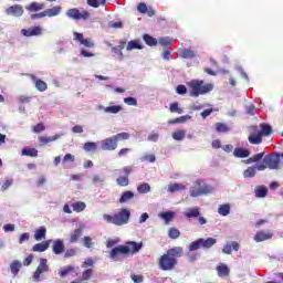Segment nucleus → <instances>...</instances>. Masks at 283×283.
Instances as JSON below:
<instances>
[{"instance_id": "9d476101", "label": "nucleus", "mask_w": 283, "mask_h": 283, "mask_svg": "<svg viewBox=\"0 0 283 283\" xmlns=\"http://www.w3.org/2000/svg\"><path fill=\"white\" fill-rule=\"evenodd\" d=\"M248 140L251 145H260V143H262V135L260 134V128H258V126L250 127Z\"/></svg>"}, {"instance_id": "49530a36", "label": "nucleus", "mask_w": 283, "mask_h": 283, "mask_svg": "<svg viewBox=\"0 0 283 283\" xmlns=\"http://www.w3.org/2000/svg\"><path fill=\"white\" fill-rule=\"evenodd\" d=\"M98 149V145L94 142H88L84 144L85 151H96Z\"/></svg>"}, {"instance_id": "de8ad7c7", "label": "nucleus", "mask_w": 283, "mask_h": 283, "mask_svg": "<svg viewBox=\"0 0 283 283\" xmlns=\"http://www.w3.org/2000/svg\"><path fill=\"white\" fill-rule=\"evenodd\" d=\"M138 193H149L151 191V187L149 184H142L137 187Z\"/></svg>"}, {"instance_id": "0eeeda50", "label": "nucleus", "mask_w": 283, "mask_h": 283, "mask_svg": "<svg viewBox=\"0 0 283 283\" xmlns=\"http://www.w3.org/2000/svg\"><path fill=\"white\" fill-rule=\"evenodd\" d=\"M177 264L178 260L174 256L168 255L167 253L161 255V258L159 259V269H161V271H174Z\"/></svg>"}, {"instance_id": "0e129e2a", "label": "nucleus", "mask_w": 283, "mask_h": 283, "mask_svg": "<svg viewBox=\"0 0 283 283\" xmlns=\"http://www.w3.org/2000/svg\"><path fill=\"white\" fill-rule=\"evenodd\" d=\"M247 114H250V116H255V105L250 104L245 107Z\"/></svg>"}, {"instance_id": "4c0bfd02", "label": "nucleus", "mask_w": 283, "mask_h": 283, "mask_svg": "<svg viewBox=\"0 0 283 283\" xmlns=\"http://www.w3.org/2000/svg\"><path fill=\"white\" fill-rule=\"evenodd\" d=\"M175 216H176V213H174L172 211H167V212H163L160 214V218H163V220H165L166 224H169L174 220Z\"/></svg>"}, {"instance_id": "a18cd8bd", "label": "nucleus", "mask_w": 283, "mask_h": 283, "mask_svg": "<svg viewBox=\"0 0 283 283\" xmlns=\"http://www.w3.org/2000/svg\"><path fill=\"white\" fill-rule=\"evenodd\" d=\"M198 249H202V240L198 239L197 241H193L189 245V251H198Z\"/></svg>"}, {"instance_id": "58836bf2", "label": "nucleus", "mask_w": 283, "mask_h": 283, "mask_svg": "<svg viewBox=\"0 0 283 283\" xmlns=\"http://www.w3.org/2000/svg\"><path fill=\"white\" fill-rule=\"evenodd\" d=\"M255 174H258V166L249 167L247 170H244L243 176L244 178H255Z\"/></svg>"}, {"instance_id": "13d9d810", "label": "nucleus", "mask_w": 283, "mask_h": 283, "mask_svg": "<svg viewBox=\"0 0 283 283\" xmlns=\"http://www.w3.org/2000/svg\"><path fill=\"white\" fill-rule=\"evenodd\" d=\"M124 103H126V105H130L133 107H136V105H138V101H136V98H134V97L124 98Z\"/></svg>"}, {"instance_id": "a878e982", "label": "nucleus", "mask_w": 283, "mask_h": 283, "mask_svg": "<svg viewBox=\"0 0 283 283\" xmlns=\"http://www.w3.org/2000/svg\"><path fill=\"white\" fill-rule=\"evenodd\" d=\"M31 78L34 81L35 87L39 90V92H45V90H48V83L42 80H36L34 75H31Z\"/></svg>"}, {"instance_id": "412c9836", "label": "nucleus", "mask_w": 283, "mask_h": 283, "mask_svg": "<svg viewBox=\"0 0 283 283\" xmlns=\"http://www.w3.org/2000/svg\"><path fill=\"white\" fill-rule=\"evenodd\" d=\"M126 50L127 52H132V50H143V43L140 40H132L128 42Z\"/></svg>"}, {"instance_id": "338daca9", "label": "nucleus", "mask_w": 283, "mask_h": 283, "mask_svg": "<svg viewBox=\"0 0 283 283\" xmlns=\"http://www.w3.org/2000/svg\"><path fill=\"white\" fill-rule=\"evenodd\" d=\"M76 255V249H69L66 250L64 258H74Z\"/></svg>"}, {"instance_id": "4be33fe9", "label": "nucleus", "mask_w": 283, "mask_h": 283, "mask_svg": "<svg viewBox=\"0 0 283 283\" xmlns=\"http://www.w3.org/2000/svg\"><path fill=\"white\" fill-rule=\"evenodd\" d=\"M233 156L235 158H249V156H251V151L244 148H235L233 151Z\"/></svg>"}, {"instance_id": "aec40b11", "label": "nucleus", "mask_w": 283, "mask_h": 283, "mask_svg": "<svg viewBox=\"0 0 283 283\" xmlns=\"http://www.w3.org/2000/svg\"><path fill=\"white\" fill-rule=\"evenodd\" d=\"M271 238H273V233L264 231H260L254 235L256 242H264L265 240H271Z\"/></svg>"}, {"instance_id": "a19ab883", "label": "nucleus", "mask_w": 283, "mask_h": 283, "mask_svg": "<svg viewBox=\"0 0 283 283\" xmlns=\"http://www.w3.org/2000/svg\"><path fill=\"white\" fill-rule=\"evenodd\" d=\"M113 56L116 59V61H123L125 56L123 55V51L118 49L117 46L112 48Z\"/></svg>"}, {"instance_id": "7ed1b4c3", "label": "nucleus", "mask_w": 283, "mask_h": 283, "mask_svg": "<svg viewBox=\"0 0 283 283\" xmlns=\"http://www.w3.org/2000/svg\"><path fill=\"white\" fill-rule=\"evenodd\" d=\"M187 87L189 90V95L195 98L213 91V84H205V81L202 80H191L187 82Z\"/></svg>"}, {"instance_id": "f03ea898", "label": "nucleus", "mask_w": 283, "mask_h": 283, "mask_svg": "<svg viewBox=\"0 0 283 283\" xmlns=\"http://www.w3.org/2000/svg\"><path fill=\"white\" fill-rule=\"evenodd\" d=\"M283 154L273 153L263 157V163L256 165L258 171H265L266 169L280 170L283 167L282 158Z\"/></svg>"}, {"instance_id": "7c9ffc66", "label": "nucleus", "mask_w": 283, "mask_h": 283, "mask_svg": "<svg viewBox=\"0 0 283 283\" xmlns=\"http://www.w3.org/2000/svg\"><path fill=\"white\" fill-rule=\"evenodd\" d=\"M83 235V228H77L74 230V232L71 234L70 242L71 244H74L78 242V238Z\"/></svg>"}, {"instance_id": "37998d69", "label": "nucleus", "mask_w": 283, "mask_h": 283, "mask_svg": "<svg viewBox=\"0 0 283 283\" xmlns=\"http://www.w3.org/2000/svg\"><path fill=\"white\" fill-rule=\"evenodd\" d=\"M185 136H187V132L179 129L172 133L174 140H185Z\"/></svg>"}, {"instance_id": "72a5a7b5", "label": "nucleus", "mask_w": 283, "mask_h": 283, "mask_svg": "<svg viewBox=\"0 0 283 283\" xmlns=\"http://www.w3.org/2000/svg\"><path fill=\"white\" fill-rule=\"evenodd\" d=\"M216 242H218L216 239L213 238H208V239H201V249H211V247H213V244H216Z\"/></svg>"}, {"instance_id": "1a4fd4ad", "label": "nucleus", "mask_w": 283, "mask_h": 283, "mask_svg": "<svg viewBox=\"0 0 283 283\" xmlns=\"http://www.w3.org/2000/svg\"><path fill=\"white\" fill-rule=\"evenodd\" d=\"M66 17H69V19H73L74 21H81V19L83 21L90 19V12L88 11H78V9L74 8V9H69L66 11Z\"/></svg>"}, {"instance_id": "4468645a", "label": "nucleus", "mask_w": 283, "mask_h": 283, "mask_svg": "<svg viewBox=\"0 0 283 283\" xmlns=\"http://www.w3.org/2000/svg\"><path fill=\"white\" fill-rule=\"evenodd\" d=\"M6 13L10 17H23V7L21 4H14L6 9Z\"/></svg>"}, {"instance_id": "dca6fc26", "label": "nucleus", "mask_w": 283, "mask_h": 283, "mask_svg": "<svg viewBox=\"0 0 283 283\" xmlns=\"http://www.w3.org/2000/svg\"><path fill=\"white\" fill-rule=\"evenodd\" d=\"M51 243H52V240L36 243L35 245H33L32 251H34L35 253H43V251H48V249H50Z\"/></svg>"}, {"instance_id": "f704fd0d", "label": "nucleus", "mask_w": 283, "mask_h": 283, "mask_svg": "<svg viewBox=\"0 0 283 283\" xmlns=\"http://www.w3.org/2000/svg\"><path fill=\"white\" fill-rule=\"evenodd\" d=\"M22 156H30L31 158H36V156H39V150H36V148H23Z\"/></svg>"}, {"instance_id": "9b49d317", "label": "nucleus", "mask_w": 283, "mask_h": 283, "mask_svg": "<svg viewBox=\"0 0 283 283\" xmlns=\"http://www.w3.org/2000/svg\"><path fill=\"white\" fill-rule=\"evenodd\" d=\"M116 147H118V143L116 142L114 136L103 139L101 142V149H103V151H114Z\"/></svg>"}, {"instance_id": "bb28decb", "label": "nucleus", "mask_w": 283, "mask_h": 283, "mask_svg": "<svg viewBox=\"0 0 283 283\" xmlns=\"http://www.w3.org/2000/svg\"><path fill=\"white\" fill-rule=\"evenodd\" d=\"M187 189V186L185 184H170L168 186V191L170 193H176V191H185Z\"/></svg>"}, {"instance_id": "e2e57ef3", "label": "nucleus", "mask_w": 283, "mask_h": 283, "mask_svg": "<svg viewBox=\"0 0 283 283\" xmlns=\"http://www.w3.org/2000/svg\"><path fill=\"white\" fill-rule=\"evenodd\" d=\"M160 45H171L174 43V40L171 38H161L159 39Z\"/></svg>"}, {"instance_id": "6e6552de", "label": "nucleus", "mask_w": 283, "mask_h": 283, "mask_svg": "<svg viewBox=\"0 0 283 283\" xmlns=\"http://www.w3.org/2000/svg\"><path fill=\"white\" fill-rule=\"evenodd\" d=\"M50 271V265H48V259H40V263L33 273V281L41 282L42 273H48Z\"/></svg>"}, {"instance_id": "423d86ee", "label": "nucleus", "mask_w": 283, "mask_h": 283, "mask_svg": "<svg viewBox=\"0 0 283 283\" xmlns=\"http://www.w3.org/2000/svg\"><path fill=\"white\" fill-rule=\"evenodd\" d=\"M132 166H126L123 169H115L114 174L115 176H119L116 179L117 185H119V187H127V185H129V175L132 174ZM120 174H124L123 176H120Z\"/></svg>"}, {"instance_id": "8fccbe9b", "label": "nucleus", "mask_w": 283, "mask_h": 283, "mask_svg": "<svg viewBox=\"0 0 283 283\" xmlns=\"http://www.w3.org/2000/svg\"><path fill=\"white\" fill-rule=\"evenodd\" d=\"M168 235L169 238H171V240H177V238H180V230L176 228H170L168 231Z\"/></svg>"}, {"instance_id": "09e8293b", "label": "nucleus", "mask_w": 283, "mask_h": 283, "mask_svg": "<svg viewBox=\"0 0 283 283\" xmlns=\"http://www.w3.org/2000/svg\"><path fill=\"white\" fill-rule=\"evenodd\" d=\"M107 0H87V6L91 8H98L99 6H105Z\"/></svg>"}, {"instance_id": "cd10ccee", "label": "nucleus", "mask_w": 283, "mask_h": 283, "mask_svg": "<svg viewBox=\"0 0 283 283\" xmlns=\"http://www.w3.org/2000/svg\"><path fill=\"white\" fill-rule=\"evenodd\" d=\"M261 130H259V134L262 136H271L273 133V128H271V125L269 124H260Z\"/></svg>"}, {"instance_id": "f8f14e48", "label": "nucleus", "mask_w": 283, "mask_h": 283, "mask_svg": "<svg viewBox=\"0 0 283 283\" xmlns=\"http://www.w3.org/2000/svg\"><path fill=\"white\" fill-rule=\"evenodd\" d=\"M97 109L104 112V114H119V112H123V106L109 103L108 106L99 105Z\"/></svg>"}, {"instance_id": "3c124183", "label": "nucleus", "mask_w": 283, "mask_h": 283, "mask_svg": "<svg viewBox=\"0 0 283 283\" xmlns=\"http://www.w3.org/2000/svg\"><path fill=\"white\" fill-rule=\"evenodd\" d=\"M216 130L219 133H222V134H227V132H229V126H227L226 124H222V123H217Z\"/></svg>"}, {"instance_id": "bf43d9fd", "label": "nucleus", "mask_w": 283, "mask_h": 283, "mask_svg": "<svg viewBox=\"0 0 283 283\" xmlns=\"http://www.w3.org/2000/svg\"><path fill=\"white\" fill-rule=\"evenodd\" d=\"M83 244L86 249H92V247H94V242H92V239L90 237L83 238Z\"/></svg>"}, {"instance_id": "473e14b6", "label": "nucleus", "mask_w": 283, "mask_h": 283, "mask_svg": "<svg viewBox=\"0 0 283 283\" xmlns=\"http://www.w3.org/2000/svg\"><path fill=\"white\" fill-rule=\"evenodd\" d=\"M132 199H134V192L128 190L123 192L122 197L119 198V202L120 205H125V202H129Z\"/></svg>"}, {"instance_id": "4d7b16f0", "label": "nucleus", "mask_w": 283, "mask_h": 283, "mask_svg": "<svg viewBox=\"0 0 283 283\" xmlns=\"http://www.w3.org/2000/svg\"><path fill=\"white\" fill-rule=\"evenodd\" d=\"M12 182H14L13 179H7L1 186V191H8L12 187Z\"/></svg>"}, {"instance_id": "5701e85b", "label": "nucleus", "mask_w": 283, "mask_h": 283, "mask_svg": "<svg viewBox=\"0 0 283 283\" xmlns=\"http://www.w3.org/2000/svg\"><path fill=\"white\" fill-rule=\"evenodd\" d=\"M181 59H196L197 52L193 49H184L180 51Z\"/></svg>"}, {"instance_id": "c9c22d12", "label": "nucleus", "mask_w": 283, "mask_h": 283, "mask_svg": "<svg viewBox=\"0 0 283 283\" xmlns=\"http://www.w3.org/2000/svg\"><path fill=\"white\" fill-rule=\"evenodd\" d=\"M43 8H45L43 3L32 2L27 7V10H29V12H39V10H43Z\"/></svg>"}, {"instance_id": "79ce46f5", "label": "nucleus", "mask_w": 283, "mask_h": 283, "mask_svg": "<svg viewBox=\"0 0 283 283\" xmlns=\"http://www.w3.org/2000/svg\"><path fill=\"white\" fill-rule=\"evenodd\" d=\"M144 41H145L146 45H149L150 48L154 45H158V40L150 36L149 34H144Z\"/></svg>"}, {"instance_id": "a211bd4d", "label": "nucleus", "mask_w": 283, "mask_h": 283, "mask_svg": "<svg viewBox=\"0 0 283 283\" xmlns=\"http://www.w3.org/2000/svg\"><path fill=\"white\" fill-rule=\"evenodd\" d=\"M185 218L191 219V218H200V208L199 207H192L187 208L184 212Z\"/></svg>"}, {"instance_id": "603ef678", "label": "nucleus", "mask_w": 283, "mask_h": 283, "mask_svg": "<svg viewBox=\"0 0 283 283\" xmlns=\"http://www.w3.org/2000/svg\"><path fill=\"white\" fill-rule=\"evenodd\" d=\"M160 138V134L156 133V132H151L149 133L147 140L149 143H158V139Z\"/></svg>"}, {"instance_id": "6ab92c4d", "label": "nucleus", "mask_w": 283, "mask_h": 283, "mask_svg": "<svg viewBox=\"0 0 283 283\" xmlns=\"http://www.w3.org/2000/svg\"><path fill=\"white\" fill-rule=\"evenodd\" d=\"M63 135L56 134L54 136L48 137V136H40L39 137V143L40 145H48L50 143H54L55 140H59Z\"/></svg>"}, {"instance_id": "5fc2aeb1", "label": "nucleus", "mask_w": 283, "mask_h": 283, "mask_svg": "<svg viewBox=\"0 0 283 283\" xmlns=\"http://www.w3.org/2000/svg\"><path fill=\"white\" fill-rule=\"evenodd\" d=\"M142 163H156V155L149 154L140 158Z\"/></svg>"}, {"instance_id": "f3484780", "label": "nucleus", "mask_w": 283, "mask_h": 283, "mask_svg": "<svg viewBox=\"0 0 283 283\" xmlns=\"http://www.w3.org/2000/svg\"><path fill=\"white\" fill-rule=\"evenodd\" d=\"M53 253H55V255H61V253H63L65 251V244L63 243V240L57 239L55 241H53Z\"/></svg>"}, {"instance_id": "c85d7f7f", "label": "nucleus", "mask_w": 283, "mask_h": 283, "mask_svg": "<svg viewBox=\"0 0 283 283\" xmlns=\"http://www.w3.org/2000/svg\"><path fill=\"white\" fill-rule=\"evenodd\" d=\"M71 207L75 213H81L82 211H85L87 205H85L83 201H76L72 203Z\"/></svg>"}, {"instance_id": "2eb2a0df", "label": "nucleus", "mask_w": 283, "mask_h": 283, "mask_svg": "<svg viewBox=\"0 0 283 283\" xmlns=\"http://www.w3.org/2000/svg\"><path fill=\"white\" fill-rule=\"evenodd\" d=\"M73 35L75 41H78L84 48H94V41H92V39L83 38V33L74 32Z\"/></svg>"}, {"instance_id": "6e6d98bb", "label": "nucleus", "mask_w": 283, "mask_h": 283, "mask_svg": "<svg viewBox=\"0 0 283 283\" xmlns=\"http://www.w3.org/2000/svg\"><path fill=\"white\" fill-rule=\"evenodd\" d=\"M93 185H103L105 182V177H102L99 175H94L92 178Z\"/></svg>"}, {"instance_id": "393cba45", "label": "nucleus", "mask_w": 283, "mask_h": 283, "mask_svg": "<svg viewBox=\"0 0 283 283\" xmlns=\"http://www.w3.org/2000/svg\"><path fill=\"white\" fill-rule=\"evenodd\" d=\"M45 233H48V229H45V227H40L38 230H35L34 240H36V242L45 240Z\"/></svg>"}, {"instance_id": "39448f33", "label": "nucleus", "mask_w": 283, "mask_h": 283, "mask_svg": "<svg viewBox=\"0 0 283 283\" xmlns=\"http://www.w3.org/2000/svg\"><path fill=\"white\" fill-rule=\"evenodd\" d=\"M212 192L213 187L205 184V181H196L190 189L191 198H198V196H206L207 193Z\"/></svg>"}, {"instance_id": "ddd939ff", "label": "nucleus", "mask_w": 283, "mask_h": 283, "mask_svg": "<svg viewBox=\"0 0 283 283\" xmlns=\"http://www.w3.org/2000/svg\"><path fill=\"white\" fill-rule=\"evenodd\" d=\"M21 34H23V36H41V34H43V28L31 27L29 29H22Z\"/></svg>"}, {"instance_id": "ea45409f", "label": "nucleus", "mask_w": 283, "mask_h": 283, "mask_svg": "<svg viewBox=\"0 0 283 283\" xmlns=\"http://www.w3.org/2000/svg\"><path fill=\"white\" fill-rule=\"evenodd\" d=\"M218 213L219 216H229V213H231V206L229 205H222L219 207L218 209Z\"/></svg>"}, {"instance_id": "f257e3e1", "label": "nucleus", "mask_w": 283, "mask_h": 283, "mask_svg": "<svg viewBox=\"0 0 283 283\" xmlns=\"http://www.w3.org/2000/svg\"><path fill=\"white\" fill-rule=\"evenodd\" d=\"M143 249V243H136V241H129L126 245H118L114 248L111 253L109 258L113 262H122L125 260L129 253H138Z\"/></svg>"}, {"instance_id": "c756f323", "label": "nucleus", "mask_w": 283, "mask_h": 283, "mask_svg": "<svg viewBox=\"0 0 283 283\" xmlns=\"http://www.w3.org/2000/svg\"><path fill=\"white\" fill-rule=\"evenodd\" d=\"M61 10H62L61 6H57V7H53L51 9H46L44 11H45L46 17L52 18V17H59L61 14Z\"/></svg>"}, {"instance_id": "864d4df0", "label": "nucleus", "mask_w": 283, "mask_h": 283, "mask_svg": "<svg viewBox=\"0 0 283 283\" xmlns=\"http://www.w3.org/2000/svg\"><path fill=\"white\" fill-rule=\"evenodd\" d=\"M113 137L115 138L116 143H118V140H129V133H119Z\"/></svg>"}, {"instance_id": "680f3d73", "label": "nucleus", "mask_w": 283, "mask_h": 283, "mask_svg": "<svg viewBox=\"0 0 283 283\" xmlns=\"http://www.w3.org/2000/svg\"><path fill=\"white\" fill-rule=\"evenodd\" d=\"M74 160H75L74 155H72V154H66V155L64 156V158L62 159V163H63V165H65V163H74Z\"/></svg>"}, {"instance_id": "b1692460", "label": "nucleus", "mask_w": 283, "mask_h": 283, "mask_svg": "<svg viewBox=\"0 0 283 283\" xmlns=\"http://www.w3.org/2000/svg\"><path fill=\"white\" fill-rule=\"evenodd\" d=\"M182 253H184L182 248L176 247V248L169 249L166 254H168L170 258H175L176 260V258H181Z\"/></svg>"}, {"instance_id": "20e7f679", "label": "nucleus", "mask_w": 283, "mask_h": 283, "mask_svg": "<svg viewBox=\"0 0 283 283\" xmlns=\"http://www.w3.org/2000/svg\"><path fill=\"white\" fill-rule=\"evenodd\" d=\"M132 212L128 209H122L119 212L111 216V214H103V220L108 224H115V227H123V224H127L129 222V217Z\"/></svg>"}, {"instance_id": "052dcab7", "label": "nucleus", "mask_w": 283, "mask_h": 283, "mask_svg": "<svg viewBox=\"0 0 283 283\" xmlns=\"http://www.w3.org/2000/svg\"><path fill=\"white\" fill-rule=\"evenodd\" d=\"M34 134H41V132H45V125L43 123H40L33 127Z\"/></svg>"}, {"instance_id": "e433bc0d", "label": "nucleus", "mask_w": 283, "mask_h": 283, "mask_svg": "<svg viewBox=\"0 0 283 283\" xmlns=\"http://www.w3.org/2000/svg\"><path fill=\"white\" fill-rule=\"evenodd\" d=\"M219 277H227L229 275V266L221 264L217 268Z\"/></svg>"}, {"instance_id": "774afa93", "label": "nucleus", "mask_w": 283, "mask_h": 283, "mask_svg": "<svg viewBox=\"0 0 283 283\" xmlns=\"http://www.w3.org/2000/svg\"><path fill=\"white\" fill-rule=\"evenodd\" d=\"M176 92H177V94H180V95L187 94V86L178 85L177 88H176Z\"/></svg>"}, {"instance_id": "69168bd1", "label": "nucleus", "mask_w": 283, "mask_h": 283, "mask_svg": "<svg viewBox=\"0 0 283 283\" xmlns=\"http://www.w3.org/2000/svg\"><path fill=\"white\" fill-rule=\"evenodd\" d=\"M138 12H140L142 14H147V4L145 3H139L137 7Z\"/></svg>"}, {"instance_id": "c03bdc74", "label": "nucleus", "mask_w": 283, "mask_h": 283, "mask_svg": "<svg viewBox=\"0 0 283 283\" xmlns=\"http://www.w3.org/2000/svg\"><path fill=\"white\" fill-rule=\"evenodd\" d=\"M10 269H11V273L13 275H18L19 274V271L21 270V262L19 261H13L11 264H10Z\"/></svg>"}, {"instance_id": "2f4dec72", "label": "nucleus", "mask_w": 283, "mask_h": 283, "mask_svg": "<svg viewBox=\"0 0 283 283\" xmlns=\"http://www.w3.org/2000/svg\"><path fill=\"white\" fill-rule=\"evenodd\" d=\"M256 198H266V193H269V189L264 186H258L254 190Z\"/></svg>"}]
</instances>
